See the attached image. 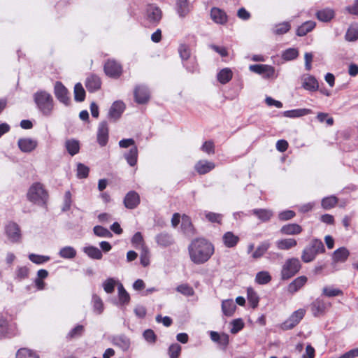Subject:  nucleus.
<instances>
[{
    "label": "nucleus",
    "instance_id": "nucleus-1",
    "mask_svg": "<svg viewBox=\"0 0 358 358\" xmlns=\"http://www.w3.org/2000/svg\"><path fill=\"white\" fill-rule=\"evenodd\" d=\"M188 251L191 261L196 264H201L213 255L214 246L204 238H196L191 242Z\"/></svg>",
    "mask_w": 358,
    "mask_h": 358
},
{
    "label": "nucleus",
    "instance_id": "nucleus-2",
    "mask_svg": "<svg viewBox=\"0 0 358 358\" xmlns=\"http://www.w3.org/2000/svg\"><path fill=\"white\" fill-rule=\"evenodd\" d=\"M33 99L37 110L45 117L52 115L54 110L52 96L44 90H39L33 94Z\"/></svg>",
    "mask_w": 358,
    "mask_h": 358
},
{
    "label": "nucleus",
    "instance_id": "nucleus-3",
    "mask_svg": "<svg viewBox=\"0 0 358 358\" xmlns=\"http://www.w3.org/2000/svg\"><path fill=\"white\" fill-rule=\"evenodd\" d=\"M324 252L325 248L322 241L317 238H313L303 250L301 259L304 263H309L314 261L317 255Z\"/></svg>",
    "mask_w": 358,
    "mask_h": 358
},
{
    "label": "nucleus",
    "instance_id": "nucleus-4",
    "mask_svg": "<svg viewBox=\"0 0 358 358\" xmlns=\"http://www.w3.org/2000/svg\"><path fill=\"white\" fill-rule=\"evenodd\" d=\"M48 197V192L39 182L33 184L27 193L28 199L39 206H44L47 201Z\"/></svg>",
    "mask_w": 358,
    "mask_h": 358
},
{
    "label": "nucleus",
    "instance_id": "nucleus-5",
    "mask_svg": "<svg viewBox=\"0 0 358 358\" xmlns=\"http://www.w3.org/2000/svg\"><path fill=\"white\" fill-rule=\"evenodd\" d=\"M178 54L182 60L183 66L189 72H194L197 69L195 59L192 57V52L189 46L184 43H180L178 46Z\"/></svg>",
    "mask_w": 358,
    "mask_h": 358
},
{
    "label": "nucleus",
    "instance_id": "nucleus-6",
    "mask_svg": "<svg viewBox=\"0 0 358 358\" xmlns=\"http://www.w3.org/2000/svg\"><path fill=\"white\" fill-rule=\"evenodd\" d=\"M301 264L296 257L287 259L281 270V278L288 280L295 275L301 269Z\"/></svg>",
    "mask_w": 358,
    "mask_h": 358
},
{
    "label": "nucleus",
    "instance_id": "nucleus-7",
    "mask_svg": "<svg viewBox=\"0 0 358 358\" xmlns=\"http://www.w3.org/2000/svg\"><path fill=\"white\" fill-rule=\"evenodd\" d=\"M54 94L57 99L66 106L71 103L69 92L60 81H56L54 85Z\"/></svg>",
    "mask_w": 358,
    "mask_h": 358
},
{
    "label": "nucleus",
    "instance_id": "nucleus-8",
    "mask_svg": "<svg viewBox=\"0 0 358 358\" xmlns=\"http://www.w3.org/2000/svg\"><path fill=\"white\" fill-rule=\"evenodd\" d=\"M104 72L108 77L117 79L122 73V67L117 61L108 59L104 64Z\"/></svg>",
    "mask_w": 358,
    "mask_h": 358
},
{
    "label": "nucleus",
    "instance_id": "nucleus-9",
    "mask_svg": "<svg viewBox=\"0 0 358 358\" xmlns=\"http://www.w3.org/2000/svg\"><path fill=\"white\" fill-rule=\"evenodd\" d=\"M5 233L8 240L12 243H17L21 239V231L19 225L9 221L5 226Z\"/></svg>",
    "mask_w": 358,
    "mask_h": 358
},
{
    "label": "nucleus",
    "instance_id": "nucleus-10",
    "mask_svg": "<svg viewBox=\"0 0 358 358\" xmlns=\"http://www.w3.org/2000/svg\"><path fill=\"white\" fill-rule=\"evenodd\" d=\"M124 110V103L122 101H115L110 107L107 117L110 121L116 122L121 117Z\"/></svg>",
    "mask_w": 358,
    "mask_h": 358
},
{
    "label": "nucleus",
    "instance_id": "nucleus-11",
    "mask_svg": "<svg viewBox=\"0 0 358 358\" xmlns=\"http://www.w3.org/2000/svg\"><path fill=\"white\" fill-rule=\"evenodd\" d=\"M305 310L299 309L294 311L290 317L282 324V328L288 330L294 328L303 319L305 315Z\"/></svg>",
    "mask_w": 358,
    "mask_h": 358
},
{
    "label": "nucleus",
    "instance_id": "nucleus-12",
    "mask_svg": "<svg viewBox=\"0 0 358 358\" xmlns=\"http://www.w3.org/2000/svg\"><path fill=\"white\" fill-rule=\"evenodd\" d=\"M249 69L252 72L263 75L266 78H273L275 74L274 68L271 66L266 64L250 65Z\"/></svg>",
    "mask_w": 358,
    "mask_h": 358
},
{
    "label": "nucleus",
    "instance_id": "nucleus-13",
    "mask_svg": "<svg viewBox=\"0 0 358 358\" xmlns=\"http://www.w3.org/2000/svg\"><path fill=\"white\" fill-rule=\"evenodd\" d=\"M109 129L106 121L99 123L97 130V142L100 146H105L108 141Z\"/></svg>",
    "mask_w": 358,
    "mask_h": 358
},
{
    "label": "nucleus",
    "instance_id": "nucleus-14",
    "mask_svg": "<svg viewBox=\"0 0 358 358\" xmlns=\"http://www.w3.org/2000/svg\"><path fill=\"white\" fill-rule=\"evenodd\" d=\"M330 306V303H327L322 299H317L311 304L312 313L315 317L322 316Z\"/></svg>",
    "mask_w": 358,
    "mask_h": 358
},
{
    "label": "nucleus",
    "instance_id": "nucleus-15",
    "mask_svg": "<svg viewBox=\"0 0 358 358\" xmlns=\"http://www.w3.org/2000/svg\"><path fill=\"white\" fill-rule=\"evenodd\" d=\"M140 203V196L135 191H129L124 199V205L128 209H134Z\"/></svg>",
    "mask_w": 358,
    "mask_h": 358
},
{
    "label": "nucleus",
    "instance_id": "nucleus-16",
    "mask_svg": "<svg viewBox=\"0 0 358 358\" xmlns=\"http://www.w3.org/2000/svg\"><path fill=\"white\" fill-rule=\"evenodd\" d=\"M215 164L214 162L201 159L198 161L194 165L195 171L200 175H204L209 173L210 171L214 169Z\"/></svg>",
    "mask_w": 358,
    "mask_h": 358
},
{
    "label": "nucleus",
    "instance_id": "nucleus-17",
    "mask_svg": "<svg viewBox=\"0 0 358 358\" xmlns=\"http://www.w3.org/2000/svg\"><path fill=\"white\" fill-rule=\"evenodd\" d=\"M101 86V78L96 75L89 76L85 80V87L90 92H94L99 90Z\"/></svg>",
    "mask_w": 358,
    "mask_h": 358
},
{
    "label": "nucleus",
    "instance_id": "nucleus-18",
    "mask_svg": "<svg viewBox=\"0 0 358 358\" xmlns=\"http://www.w3.org/2000/svg\"><path fill=\"white\" fill-rule=\"evenodd\" d=\"M112 342L114 345L120 348L124 352L127 351L131 345L129 338L124 334H120L113 336Z\"/></svg>",
    "mask_w": 358,
    "mask_h": 358
},
{
    "label": "nucleus",
    "instance_id": "nucleus-19",
    "mask_svg": "<svg viewBox=\"0 0 358 358\" xmlns=\"http://www.w3.org/2000/svg\"><path fill=\"white\" fill-rule=\"evenodd\" d=\"M210 18L215 23L219 24H224L227 22V15L225 12L217 7L211 8Z\"/></svg>",
    "mask_w": 358,
    "mask_h": 358
},
{
    "label": "nucleus",
    "instance_id": "nucleus-20",
    "mask_svg": "<svg viewBox=\"0 0 358 358\" xmlns=\"http://www.w3.org/2000/svg\"><path fill=\"white\" fill-rule=\"evenodd\" d=\"M191 9L192 6L189 0H176V10L179 17H185Z\"/></svg>",
    "mask_w": 358,
    "mask_h": 358
},
{
    "label": "nucleus",
    "instance_id": "nucleus-21",
    "mask_svg": "<svg viewBox=\"0 0 358 358\" xmlns=\"http://www.w3.org/2000/svg\"><path fill=\"white\" fill-rule=\"evenodd\" d=\"M17 145L21 151L24 152H30L37 146V142L31 138H20Z\"/></svg>",
    "mask_w": 358,
    "mask_h": 358
},
{
    "label": "nucleus",
    "instance_id": "nucleus-22",
    "mask_svg": "<svg viewBox=\"0 0 358 358\" xmlns=\"http://www.w3.org/2000/svg\"><path fill=\"white\" fill-rule=\"evenodd\" d=\"M135 100L138 103H145L149 99V92L145 86H137L134 90Z\"/></svg>",
    "mask_w": 358,
    "mask_h": 358
},
{
    "label": "nucleus",
    "instance_id": "nucleus-23",
    "mask_svg": "<svg viewBox=\"0 0 358 358\" xmlns=\"http://www.w3.org/2000/svg\"><path fill=\"white\" fill-rule=\"evenodd\" d=\"M308 278L305 275H301L294 279L287 287L289 293L294 294L299 290L307 282Z\"/></svg>",
    "mask_w": 358,
    "mask_h": 358
},
{
    "label": "nucleus",
    "instance_id": "nucleus-24",
    "mask_svg": "<svg viewBox=\"0 0 358 358\" xmlns=\"http://www.w3.org/2000/svg\"><path fill=\"white\" fill-rule=\"evenodd\" d=\"M250 213L257 217L263 222H268L273 215L272 210L265 208L253 209L250 211Z\"/></svg>",
    "mask_w": 358,
    "mask_h": 358
},
{
    "label": "nucleus",
    "instance_id": "nucleus-25",
    "mask_svg": "<svg viewBox=\"0 0 358 358\" xmlns=\"http://www.w3.org/2000/svg\"><path fill=\"white\" fill-rule=\"evenodd\" d=\"M181 229L187 236H192L195 234L190 217L186 215L182 216Z\"/></svg>",
    "mask_w": 358,
    "mask_h": 358
},
{
    "label": "nucleus",
    "instance_id": "nucleus-26",
    "mask_svg": "<svg viewBox=\"0 0 358 358\" xmlns=\"http://www.w3.org/2000/svg\"><path fill=\"white\" fill-rule=\"evenodd\" d=\"M301 231V227L295 223L285 224L280 229V233L284 235H297Z\"/></svg>",
    "mask_w": 358,
    "mask_h": 358
},
{
    "label": "nucleus",
    "instance_id": "nucleus-27",
    "mask_svg": "<svg viewBox=\"0 0 358 358\" xmlns=\"http://www.w3.org/2000/svg\"><path fill=\"white\" fill-rule=\"evenodd\" d=\"M296 245L297 241L294 238H282L275 242L277 248L282 250H288Z\"/></svg>",
    "mask_w": 358,
    "mask_h": 358
},
{
    "label": "nucleus",
    "instance_id": "nucleus-28",
    "mask_svg": "<svg viewBox=\"0 0 358 358\" xmlns=\"http://www.w3.org/2000/svg\"><path fill=\"white\" fill-rule=\"evenodd\" d=\"M83 251L92 259L100 260L103 257L101 250L95 246H85L83 248Z\"/></svg>",
    "mask_w": 358,
    "mask_h": 358
},
{
    "label": "nucleus",
    "instance_id": "nucleus-29",
    "mask_svg": "<svg viewBox=\"0 0 358 358\" xmlns=\"http://www.w3.org/2000/svg\"><path fill=\"white\" fill-rule=\"evenodd\" d=\"M350 252L345 247H341L336 250L332 256V259L334 262H344L347 260Z\"/></svg>",
    "mask_w": 358,
    "mask_h": 358
},
{
    "label": "nucleus",
    "instance_id": "nucleus-30",
    "mask_svg": "<svg viewBox=\"0 0 358 358\" xmlns=\"http://www.w3.org/2000/svg\"><path fill=\"white\" fill-rule=\"evenodd\" d=\"M315 25L316 23L314 21H306L297 28L296 34L299 36H304L310 32L315 27Z\"/></svg>",
    "mask_w": 358,
    "mask_h": 358
},
{
    "label": "nucleus",
    "instance_id": "nucleus-31",
    "mask_svg": "<svg viewBox=\"0 0 358 358\" xmlns=\"http://www.w3.org/2000/svg\"><path fill=\"white\" fill-rule=\"evenodd\" d=\"M312 113V110L308 108H298L286 110L283 113V115L286 117L295 118L302 117Z\"/></svg>",
    "mask_w": 358,
    "mask_h": 358
},
{
    "label": "nucleus",
    "instance_id": "nucleus-32",
    "mask_svg": "<svg viewBox=\"0 0 358 358\" xmlns=\"http://www.w3.org/2000/svg\"><path fill=\"white\" fill-rule=\"evenodd\" d=\"M233 77V72L229 68L221 69L217 74V80L222 85L228 83Z\"/></svg>",
    "mask_w": 358,
    "mask_h": 358
},
{
    "label": "nucleus",
    "instance_id": "nucleus-33",
    "mask_svg": "<svg viewBox=\"0 0 358 358\" xmlns=\"http://www.w3.org/2000/svg\"><path fill=\"white\" fill-rule=\"evenodd\" d=\"M222 241L226 247L233 248L235 247L238 243L239 238L233 232L227 231L223 235Z\"/></svg>",
    "mask_w": 358,
    "mask_h": 358
},
{
    "label": "nucleus",
    "instance_id": "nucleus-34",
    "mask_svg": "<svg viewBox=\"0 0 358 358\" xmlns=\"http://www.w3.org/2000/svg\"><path fill=\"white\" fill-rule=\"evenodd\" d=\"M236 307V304L232 299L223 300L222 302V311L225 316H232L235 312Z\"/></svg>",
    "mask_w": 358,
    "mask_h": 358
},
{
    "label": "nucleus",
    "instance_id": "nucleus-35",
    "mask_svg": "<svg viewBox=\"0 0 358 358\" xmlns=\"http://www.w3.org/2000/svg\"><path fill=\"white\" fill-rule=\"evenodd\" d=\"M65 148L71 156L78 154L80 150V143L76 139H67L65 142Z\"/></svg>",
    "mask_w": 358,
    "mask_h": 358
},
{
    "label": "nucleus",
    "instance_id": "nucleus-36",
    "mask_svg": "<svg viewBox=\"0 0 358 358\" xmlns=\"http://www.w3.org/2000/svg\"><path fill=\"white\" fill-rule=\"evenodd\" d=\"M302 86L309 91H316L319 87L317 80L312 76H307L303 78Z\"/></svg>",
    "mask_w": 358,
    "mask_h": 358
},
{
    "label": "nucleus",
    "instance_id": "nucleus-37",
    "mask_svg": "<svg viewBox=\"0 0 358 358\" xmlns=\"http://www.w3.org/2000/svg\"><path fill=\"white\" fill-rule=\"evenodd\" d=\"M14 335L11 331V327L6 320L0 319V337L1 338H10Z\"/></svg>",
    "mask_w": 358,
    "mask_h": 358
},
{
    "label": "nucleus",
    "instance_id": "nucleus-38",
    "mask_svg": "<svg viewBox=\"0 0 358 358\" xmlns=\"http://www.w3.org/2000/svg\"><path fill=\"white\" fill-rule=\"evenodd\" d=\"M124 158L126 159L127 163L131 166H134L137 163L138 159V148L136 146L131 147L128 152H126L124 155Z\"/></svg>",
    "mask_w": 358,
    "mask_h": 358
},
{
    "label": "nucleus",
    "instance_id": "nucleus-39",
    "mask_svg": "<svg viewBox=\"0 0 358 358\" xmlns=\"http://www.w3.org/2000/svg\"><path fill=\"white\" fill-rule=\"evenodd\" d=\"M92 304L93 307V311L96 315H101L104 310V305L102 299L96 294H92Z\"/></svg>",
    "mask_w": 358,
    "mask_h": 358
},
{
    "label": "nucleus",
    "instance_id": "nucleus-40",
    "mask_svg": "<svg viewBox=\"0 0 358 358\" xmlns=\"http://www.w3.org/2000/svg\"><path fill=\"white\" fill-rule=\"evenodd\" d=\"M59 255L64 259H73L77 255V252L72 246H65L59 251Z\"/></svg>",
    "mask_w": 358,
    "mask_h": 358
},
{
    "label": "nucleus",
    "instance_id": "nucleus-41",
    "mask_svg": "<svg viewBox=\"0 0 358 358\" xmlns=\"http://www.w3.org/2000/svg\"><path fill=\"white\" fill-rule=\"evenodd\" d=\"M270 248V243L268 241L262 242L256 248L255 251L252 253V257L254 259H259L262 257Z\"/></svg>",
    "mask_w": 358,
    "mask_h": 358
},
{
    "label": "nucleus",
    "instance_id": "nucleus-42",
    "mask_svg": "<svg viewBox=\"0 0 358 358\" xmlns=\"http://www.w3.org/2000/svg\"><path fill=\"white\" fill-rule=\"evenodd\" d=\"M291 24L289 22L277 24L273 28V33L275 35H282L289 31Z\"/></svg>",
    "mask_w": 358,
    "mask_h": 358
},
{
    "label": "nucleus",
    "instance_id": "nucleus-43",
    "mask_svg": "<svg viewBox=\"0 0 358 358\" xmlns=\"http://www.w3.org/2000/svg\"><path fill=\"white\" fill-rule=\"evenodd\" d=\"M74 99L76 101L82 102L85 98V91L80 83H78L74 86Z\"/></svg>",
    "mask_w": 358,
    "mask_h": 358
},
{
    "label": "nucleus",
    "instance_id": "nucleus-44",
    "mask_svg": "<svg viewBox=\"0 0 358 358\" xmlns=\"http://www.w3.org/2000/svg\"><path fill=\"white\" fill-rule=\"evenodd\" d=\"M334 16V12L331 9H324L317 13V17L319 20L322 22H329Z\"/></svg>",
    "mask_w": 358,
    "mask_h": 358
},
{
    "label": "nucleus",
    "instance_id": "nucleus-45",
    "mask_svg": "<svg viewBox=\"0 0 358 358\" xmlns=\"http://www.w3.org/2000/svg\"><path fill=\"white\" fill-rule=\"evenodd\" d=\"M247 294L248 303H250V306L252 308H257L259 301V298L257 294L251 287L248 288Z\"/></svg>",
    "mask_w": 358,
    "mask_h": 358
},
{
    "label": "nucleus",
    "instance_id": "nucleus-46",
    "mask_svg": "<svg viewBox=\"0 0 358 358\" xmlns=\"http://www.w3.org/2000/svg\"><path fill=\"white\" fill-rule=\"evenodd\" d=\"M338 203V199L336 196L331 195L322 199L321 201L322 207L325 209H331L334 208Z\"/></svg>",
    "mask_w": 358,
    "mask_h": 358
},
{
    "label": "nucleus",
    "instance_id": "nucleus-47",
    "mask_svg": "<svg viewBox=\"0 0 358 358\" xmlns=\"http://www.w3.org/2000/svg\"><path fill=\"white\" fill-rule=\"evenodd\" d=\"M117 289L120 303L122 305L128 303L130 300V296L122 283L118 284Z\"/></svg>",
    "mask_w": 358,
    "mask_h": 358
},
{
    "label": "nucleus",
    "instance_id": "nucleus-48",
    "mask_svg": "<svg viewBox=\"0 0 358 358\" xmlns=\"http://www.w3.org/2000/svg\"><path fill=\"white\" fill-rule=\"evenodd\" d=\"M94 234L99 237L101 238H110L113 237V234L106 228L101 226L96 225L93 228Z\"/></svg>",
    "mask_w": 358,
    "mask_h": 358
},
{
    "label": "nucleus",
    "instance_id": "nucleus-49",
    "mask_svg": "<svg viewBox=\"0 0 358 358\" xmlns=\"http://www.w3.org/2000/svg\"><path fill=\"white\" fill-rule=\"evenodd\" d=\"M28 257L31 262L38 265L43 264L50 259V256L41 255L34 253L29 254Z\"/></svg>",
    "mask_w": 358,
    "mask_h": 358
},
{
    "label": "nucleus",
    "instance_id": "nucleus-50",
    "mask_svg": "<svg viewBox=\"0 0 358 358\" xmlns=\"http://www.w3.org/2000/svg\"><path fill=\"white\" fill-rule=\"evenodd\" d=\"M16 358H39V356L31 350L21 348L17 350Z\"/></svg>",
    "mask_w": 358,
    "mask_h": 358
},
{
    "label": "nucleus",
    "instance_id": "nucleus-51",
    "mask_svg": "<svg viewBox=\"0 0 358 358\" xmlns=\"http://www.w3.org/2000/svg\"><path fill=\"white\" fill-rule=\"evenodd\" d=\"M271 280V276L267 271L258 272L255 277V281L259 285H265L268 283Z\"/></svg>",
    "mask_w": 358,
    "mask_h": 358
},
{
    "label": "nucleus",
    "instance_id": "nucleus-52",
    "mask_svg": "<svg viewBox=\"0 0 358 358\" xmlns=\"http://www.w3.org/2000/svg\"><path fill=\"white\" fill-rule=\"evenodd\" d=\"M345 38L348 41H355L358 39V25L350 26L345 34Z\"/></svg>",
    "mask_w": 358,
    "mask_h": 358
},
{
    "label": "nucleus",
    "instance_id": "nucleus-53",
    "mask_svg": "<svg viewBox=\"0 0 358 358\" xmlns=\"http://www.w3.org/2000/svg\"><path fill=\"white\" fill-rule=\"evenodd\" d=\"M131 241L136 249H141L145 247L144 245L143 238L141 232L138 231L135 233L132 236Z\"/></svg>",
    "mask_w": 358,
    "mask_h": 358
},
{
    "label": "nucleus",
    "instance_id": "nucleus-54",
    "mask_svg": "<svg viewBox=\"0 0 358 358\" xmlns=\"http://www.w3.org/2000/svg\"><path fill=\"white\" fill-rule=\"evenodd\" d=\"M299 55L297 49L291 48L285 50L282 53V58L286 61H290L296 59Z\"/></svg>",
    "mask_w": 358,
    "mask_h": 358
},
{
    "label": "nucleus",
    "instance_id": "nucleus-55",
    "mask_svg": "<svg viewBox=\"0 0 358 358\" xmlns=\"http://www.w3.org/2000/svg\"><path fill=\"white\" fill-rule=\"evenodd\" d=\"M206 219L212 223L220 224L222 220V215L213 212H204Z\"/></svg>",
    "mask_w": 358,
    "mask_h": 358
},
{
    "label": "nucleus",
    "instance_id": "nucleus-56",
    "mask_svg": "<svg viewBox=\"0 0 358 358\" xmlns=\"http://www.w3.org/2000/svg\"><path fill=\"white\" fill-rule=\"evenodd\" d=\"M85 331V327L82 324H77L67 334V338L72 339L76 337H80L83 335Z\"/></svg>",
    "mask_w": 358,
    "mask_h": 358
},
{
    "label": "nucleus",
    "instance_id": "nucleus-57",
    "mask_svg": "<svg viewBox=\"0 0 358 358\" xmlns=\"http://www.w3.org/2000/svg\"><path fill=\"white\" fill-rule=\"evenodd\" d=\"M140 262L143 267L150 264V252L146 247L141 248Z\"/></svg>",
    "mask_w": 358,
    "mask_h": 358
},
{
    "label": "nucleus",
    "instance_id": "nucleus-58",
    "mask_svg": "<svg viewBox=\"0 0 358 358\" xmlns=\"http://www.w3.org/2000/svg\"><path fill=\"white\" fill-rule=\"evenodd\" d=\"M90 172L88 166L82 163H78L77 165V177L80 179L86 178Z\"/></svg>",
    "mask_w": 358,
    "mask_h": 358
},
{
    "label": "nucleus",
    "instance_id": "nucleus-59",
    "mask_svg": "<svg viewBox=\"0 0 358 358\" xmlns=\"http://www.w3.org/2000/svg\"><path fill=\"white\" fill-rule=\"evenodd\" d=\"M115 280L113 278H108L103 282V288L108 294H111L115 290Z\"/></svg>",
    "mask_w": 358,
    "mask_h": 358
},
{
    "label": "nucleus",
    "instance_id": "nucleus-60",
    "mask_svg": "<svg viewBox=\"0 0 358 358\" xmlns=\"http://www.w3.org/2000/svg\"><path fill=\"white\" fill-rule=\"evenodd\" d=\"M72 195L70 191H66L64 194L63 206L62 210L66 212L70 210L72 203Z\"/></svg>",
    "mask_w": 358,
    "mask_h": 358
},
{
    "label": "nucleus",
    "instance_id": "nucleus-61",
    "mask_svg": "<svg viewBox=\"0 0 358 358\" xmlns=\"http://www.w3.org/2000/svg\"><path fill=\"white\" fill-rule=\"evenodd\" d=\"M181 346L178 343H173L169 348L170 358H178L181 352Z\"/></svg>",
    "mask_w": 358,
    "mask_h": 358
},
{
    "label": "nucleus",
    "instance_id": "nucleus-62",
    "mask_svg": "<svg viewBox=\"0 0 358 358\" xmlns=\"http://www.w3.org/2000/svg\"><path fill=\"white\" fill-rule=\"evenodd\" d=\"M177 291L187 296H192L194 294L193 288L187 284H182L178 286Z\"/></svg>",
    "mask_w": 358,
    "mask_h": 358
},
{
    "label": "nucleus",
    "instance_id": "nucleus-63",
    "mask_svg": "<svg viewBox=\"0 0 358 358\" xmlns=\"http://www.w3.org/2000/svg\"><path fill=\"white\" fill-rule=\"evenodd\" d=\"M322 293L328 297H333L341 295L342 291L339 289H336L331 287H325L322 289Z\"/></svg>",
    "mask_w": 358,
    "mask_h": 358
},
{
    "label": "nucleus",
    "instance_id": "nucleus-64",
    "mask_svg": "<svg viewBox=\"0 0 358 358\" xmlns=\"http://www.w3.org/2000/svg\"><path fill=\"white\" fill-rule=\"evenodd\" d=\"M173 242V239L172 236L169 234H161L158 236V244L167 246L172 244Z\"/></svg>",
    "mask_w": 358,
    "mask_h": 358
}]
</instances>
